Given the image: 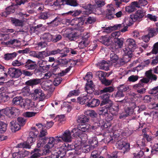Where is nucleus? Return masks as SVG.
<instances>
[{
  "instance_id": "nucleus-1",
  "label": "nucleus",
  "mask_w": 158,
  "mask_h": 158,
  "mask_svg": "<svg viewBox=\"0 0 158 158\" xmlns=\"http://www.w3.org/2000/svg\"><path fill=\"white\" fill-rule=\"evenodd\" d=\"M110 95L105 94L103 95V99L100 103V107L99 108L98 112L99 115L102 116L108 121H110L113 119V117L109 112V106L107 103L110 101L109 98Z\"/></svg>"
},
{
  "instance_id": "nucleus-2",
  "label": "nucleus",
  "mask_w": 158,
  "mask_h": 158,
  "mask_svg": "<svg viewBox=\"0 0 158 158\" xmlns=\"http://www.w3.org/2000/svg\"><path fill=\"white\" fill-rule=\"evenodd\" d=\"M119 139V136L114 135L112 137H110L109 141L111 143L117 141L116 144L117 148L119 150H122V152L124 154L130 150V143L124 141L122 139L118 140Z\"/></svg>"
},
{
  "instance_id": "nucleus-3",
  "label": "nucleus",
  "mask_w": 158,
  "mask_h": 158,
  "mask_svg": "<svg viewBox=\"0 0 158 158\" xmlns=\"http://www.w3.org/2000/svg\"><path fill=\"white\" fill-rule=\"evenodd\" d=\"M111 126L110 123L106 121H99L98 122H95L92 126H90L91 129L100 133L105 129L110 127Z\"/></svg>"
},
{
  "instance_id": "nucleus-4",
  "label": "nucleus",
  "mask_w": 158,
  "mask_h": 158,
  "mask_svg": "<svg viewBox=\"0 0 158 158\" xmlns=\"http://www.w3.org/2000/svg\"><path fill=\"white\" fill-rule=\"evenodd\" d=\"M72 135L74 137L77 138V141H79L80 144L85 143L88 139L87 134L78 132V130L76 128L73 129L71 132Z\"/></svg>"
},
{
  "instance_id": "nucleus-5",
  "label": "nucleus",
  "mask_w": 158,
  "mask_h": 158,
  "mask_svg": "<svg viewBox=\"0 0 158 158\" xmlns=\"http://www.w3.org/2000/svg\"><path fill=\"white\" fill-rule=\"evenodd\" d=\"M66 5L75 7L78 6L79 4L77 0H56L52 6H57Z\"/></svg>"
},
{
  "instance_id": "nucleus-6",
  "label": "nucleus",
  "mask_w": 158,
  "mask_h": 158,
  "mask_svg": "<svg viewBox=\"0 0 158 158\" xmlns=\"http://www.w3.org/2000/svg\"><path fill=\"white\" fill-rule=\"evenodd\" d=\"M19 113V110L14 107H8L4 109V113L10 118H15Z\"/></svg>"
},
{
  "instance_id": "nucleus-7",
  "label": "nucleus",
  "mask_w": 158,
  "mask_h": 158,
  "mask_svg": "<svg viewBox=\"0 0 158 158\" xmlns=\"http://www.w3.org/2000/svg\"><path fill=\"white\" fill-rule=\"evenodd\" d=\"M48 134V132L47 129H42L40 131L38 137L39 139L38 141V143H37V147L38 148H39L41 147H43L45 144V142H46V139L48 137H46Z\"/></svg>"
},
{
  "instance_id": "nucleus-8",
  "label": "nucleus",
  "mask_w": 158,
  "mask_h": 158,
  "mask_svg": "<svg viewBox=\"0 0 158 158\" xmlns=\"http://www.w3.org/2000/svg\"><path fill=\"white\" fill-rule=\"evenodd\" d=\"M60 137L59 135L56 136L55 137H47L46 140L45 142V146L48 148H52L55 145L57 144L58 143L61 142V140L59 139Z\"/></svg>"
},
{
  "instance_id": "nucleus-9",
  "label": "nucleus",
  "mask_w": 158,
  "mask_h": 158,
  "mask_svg": "<svg viewBox=\"0 0 158 158\" xmlns=\"http://www.w3.org/2000/svg\"><path fill=\"white\" fill-rule=\"evenodd\" d=\"M123 27L120 30L121 32H124L127 31L128 26L127 25L126 26H124V25L123 23L121 24L114 25L113 26H111L108 27H102V28H103L104 29V30H105V31L106 33H109L113 30H115L118 29H119Z\"/></svg>"
},
{
  "instance_id": "nucleus-10",
  "label": "nucleus",
  "mask_w": 158,
  "mask_h": 158,
  "mask_svg": "<svg viewBox=\"0 0 158 158\" xmlns=\"http://www.w3.org/2000/svg\"><path fill=\"white\" fill-rule=\"evenodd\" d=\"M35 140V139H34L29 136L26 141L18 144L16 147L30 149L32 145L31 143Z\"/></svg>"
},
{
  "instance_id": "nucleus-11",
  "label": "nucleus",
  "mask_w": 158,
  "mask_h": 158,
  "mask_svg": "<svg viewBox=\"0 0 158 158\" xmlns=\"http://www.w3.org/2000/svg\"><path fill=\"white\" fill-rule=\"evenodd\" d=\"M145 15V12L142 10H137L135 13L130 15L131 18H132L135 21L139 22L142 21Z\"/></svg>"
},
{
  "instance_id": "nucleus-12",
  "label": "nucleus",
  "mask_w": 158,
  "mask_h": 158,
  "mask_svg": "<svg viewBox=\"0 0 158 158\" xmlns=\"http://www.w3.org/2000/svg\"><path fill=\"white\" fill-rule=\"evenodd\" d=\"M64 147H60L53 151L51 156V158H62L65 155V151Z\"/></svg>"
},
{
  "instance_id": "nucleus-13",
  "label": "nucleus",
  "mask_w": 158,
  "mask_h": 158,
  "mask_svg": "<svg viewBox=\"0 0 158 158\" xmlns=\"http://www.w3.org/2000/svg\"><path fill=\"white\" fill-rule=\"evenodd\" d=\"M7 73L11 78H18L22 74L20 69L14 68H9Z\"/></svg>"
},
{
  "instance_id": "nucleus-14",
  "label": "nucleus",
  "mask_w": 158,
  "mask_h": 158,
  "mask_svg": "<svg viewBox=\"0 0 158 158\" xmlns=\"http://www.w3.org/2000/svg\"><path fill=\"white\" fill-rule=\"evenodd\" d=\"M89 36L90 35L88 33L84 35L81 40L78 44V47L80 49H83L89 45L90 41L89 38Z\"/></svg>"
},
{
  "instance_id": "nucleus-15",
  "label": "nucleus",
  "mask_w": 158,
  "mask_h": 158,
  "mask_svg": "<svg viewBox=\"0 0 158 158\" xmlns=\"http://www.w3.org/2000/svg\"><path fill=\"white\" fill-rule=\"evenodd\" d=\"M125 49V55L123 57V59L119 60L120 64L121 65H123L129 62L132 57V51L128 50L126 48Z\"/></svg>"
},
{
  "instance_id": "nucleus-16",
  "label": "nucleus",
  "mask_w": 158,
  "mask_h": 158,
  "mask_svg": "<svg viewBox=\"0 0 158 158\" xmlns=\"http://www.w3.org/2000/svg\"><path fill=\"white\" fill-rule=\"evenodd\" d=\"M124 39L123 38H117L114 40V43L111 46V48L113 49H117L121 48L123 46Z\"/></svg>"
},
{
  "instance_id": "nucleus-17",
  "label": "nucleus",
  "mask_w": 158,
  "mask_h": 158,
  "mask_svg": "<svg viewBox=\"0 0 158 158\" xmlns=\"http://www.w3.org/2000/svg\"><path fill=\"white\" fill-rule=\"evenodd\" d=\"M34 99L36 100L42 101L45 98V94L43 91L41 89H35L34 94Z\"/></svg>"
},
{
  "instance_id": "nucleus-18",
  "label": "nucleus",
  "mask_w": 158,
  "mask_h": 158,
  "mask_svg": "<svg viewBox=\"0 0 158 158\" xmlns=\"http://www.w3.org/2000/svg\"><path fill=\"white\" fill-rule=\"evenodd\" d=\"M107 105L109 106V112L111 114L112 116L113 114L115 115L118 111L119 108L118 106V105H114L113 104L110 100V101H108L107 103Z\"/></svg>"
},
{
  "instance_id": "nucleus-19",
  "label": "nucleus",
  "mask_w": 158,
  "mask_h": 158,
  "mask_svg": "<svg viewBox=\"0 0 158 158\" xmlns=\"http://www.w3.org/2000/svg\"><path fill=\"white\" fill-rule=\"evenodd\" d=\"M59 139H60L61 142L62 140L65 142H70L71 141V134L70 131L66 130L64 132L62 135L59 136Z\"/></svg>"
},
{
  "instance_id": "nucleus-20",
  "label": "nucleus",
  "mask_w": 158,
  "mask_h": 158,
  "mask_svg": "<svg viewBox=\"0 0 158 158\" xmlns=\"http://www.w3.org/2000/svg\"><path fill=\"white\" fill-rule=\"evenodd\" d=\"M126 44L128 46V48H126L128 50L132 51V52L134 50L136 46L135 40L131 38L127 39L126 42Z\"/></svg>"
},
{
  "instance_id": "nucleus-21",
  "label": "nucleus",
  "mask_w": 158,
  "mask_h": 158,
  "mask_svg": "<svg viewBox=\"0 0 158 158\" xmlns=\"http://www.w3.org/2000/svg\"><path fill=\"white\" fill-rule=\"evenodd\" d=\"M91 98L88 95L79 97L77 98V102L81 105L88 104Z\"/></svg>"
},
{
  "instance_id": "nucleus-22",
  "label": "nucleus",
  "mask_w": 158,
  "mask_h": 158,
  "mask_svg": "<svg viewBox=\"0 0 158 158\" xmlns=\"http://www.w3.org/2000/svg\"><path fill=\"white\" fill-rule=\"evenodd\" d=\"M37 67L36 62L30 59H27V62L25 65V67L28 70H33Z\"/></svg>"
},
{
  "instance_id": "nucleus-23",
  "label": "nucleus",
  "mask_w": 158,
  "mask_h": 158,
  "mask_svg": "<svg viewBox=\"0 0 158 158\" xmlns=\"http://www.w3.org/2000/svg\"><path fill=\"white\" fill-rule=\"evenodd\" d=\"M110 37L107 35L102 36L98 39L99 41L105 45L108 46L111 44L112 41L110 40Z\"/></svg>"
},
{
  "instance_id": "nucleus-24",
  "label": "nucleus",
  "mask_w": 158,
  "mask_h": 158,
  "mask_svg": "<svg viewBox=\"0 0 158 158\" xmlns=\"http://www.w3.org/2000/svg\"><path fill=\"white\" fill-rule=\"evenodd\" d=\"M152 71L153 69H150L146 71L145 73V76L148 78L150 82L156 81L157 78V76L152 73Z\"/></svg>"
},
{
  "instance_id": "nucleus-25",
  "label": "nucleus",
  "mask_w": 158,
  "mask_h": 158,
  "mask_svg": "<svg viewBox=\"0 0 158 158\" xmlns=\"http://www.w3.org/2000/svg\"><path fill=\"white\" fill-rule=\"evenodd\" d=\"M66 37L68 38L70 41H75L78 39L79 36V34L76 32L72 31L66 34Z\"/></svg>"
},
{
  "instance_id": "nucleus-26",
  "label": "nucleus",
  "mask_w": 158,
  "mask_h": 158,
  "mask_svg": "<svg viewBox=\"0 0 158 158\" xmlns=\"http://www.w3.org/2000/svg\"><path fill=\"white\" fill-rule=\"evenodd\" d=\"M41 82V80L40 79L33 78L27 81L25 84L27 85L33 87L40 84Z\"/></svg>"
},
{
  "instance_id": "nucleus-27",
  "label": "nucleus",
  "mask_w": 158,
  "mask_h": 158,
  "mask_svg": "<svg viewBox=\"0 0 158 158\" xmlns=\"http://www.w3.org/2000/svg\"><path fill=\"white\" fill-rule=\"evenodd\" d=\"M11 129L13 132H15L21 128V125L16 121L13 120L10 123Z\"/></svg>"
},
{
  "instance_id": "nucleus-28",
  "label": "nucleus",
  "mask_w": 158,
  "mask_h": 158,
  "mask_svg": "<svg viewBox=\"0 0 158 158\" xmlns=\"http://www.w3.org/2000/svg\"><path fill=\"white\" fill-rule=\"evenodd\" d=\"M53 17L51 18L49 20L50 21L47 23L48 25H50L53 27L57 26L60 22V18L58 16L56 17L55 15L53 14Z\"/></svg>"
},
{
  "instance_id": "nucleus-29",
  "label": "nucleus",
  "mask_w": 158,
  "mask_h": 158,
  "mask_svg": "<svg viewBox=\"0 0 158 158\" xmlns=\"http://www.w3.org/2000/svg\"><path fill=\"white\" fill-rule=\"evenodd\" d=\"M115 13V10L113 7L107 9L106 11V18L109 19H113Z\"/></svg>"
},
{
  "instance_id": "nucleus-30",
  "label": "nucleus",
  "mask_w": 158,
  "mask_h": 158,
  "mask_svg": "<svg viewBox=\"0 0 158 158\" xmlns=\"http://www.w3.org/2000/svg\"><path fill=\"white\" fill-rule=\"evenodd\" d=\"M90 128V125L89 124H79L77 129L78 130V132H81V131L83 132H87Z\"/></svg>"
},
{
  "instance_id": "nucleus-31",
  "label": "nucleus",
  "mask_w": 158,
  "mask_h": 158,
  "mask_svg": "<svg viewBox=\"0 0 158 158\" xmlns=\"http://www.w3.org/2000/svg\"><path fill=\"white\" fill-rule=\"evenodd\" d=\"M53 35H51L49 33H45L43 34L40 37L42 40L46 43L52 42Z\"/></svg>"
},
{
  "instance_id": "nucleus-32",
  "label": "nucleus",
  "mask_w": 158,
  "mask_h": 158,
  "mask_svg": "<svg viewBox=\"0 0 158 158\" xmlns=\"http://www.w3.org/2000/svg\"><path fill=\"white\" fill-rule=\"evenodd\" d=\"M97 65L100 69H104L106 71L109 70V64L105 60H103L98 62Z\"/></svg>"
},
{
  "instance_id": "nucleus-33",
  "label": "nucleus",
  "mask_w": 158,
  "mask_h": 158,
  "mask_svg": "<svg viewBox=\"0 0 158 158\" xmlns=\"http://www.w3.org/2000/svg\"><path fill=\"white\" fill-rule=\"evenodd\" d=\"M53 14L50 13L49 12H41L40 13L39 18L40 19L46 20L48 19L50 20L51 18L53 17Z\"/></svg>"
},
{
  "instance_id": "nucleus-34",
  "label": "nucleus",
  "mask_w": 158,
  "mask_h": 158,
  "mask_svg": "<svg viewBox=\"0 0 158 158\" xmlns=\"http://www.w3.org/2000/svg\"><path fill=\"white\" fill-rule=\"evenodd\" d=\"M100 104V101L98 99L95 98L91 99L89 102L87 104L88 107H94L98 106Z\"/></svg>"
},
{
  "instance_id": "nucleus-35",
  "label": "nucleus",
  "mask_w": 158,
  "mask_h": 158,
  "mask_svg": "<svg viewBox=\"0 0 158 158\" xmlns=\"http://www.w3.org/2000/svg\"><path fill=\"white\" fill-rule=\"evenodd\" d=\"M89 118L88 116L85 115H81L79 116L77 120V122L79 124H85L88 122L89 121Z\"/></svg>"
},
{
  "instance_id": "nucleus-36",
  "label": "nucleus",
  "mask_w": 158,
  "mask_h": 158,
  "mask_svg": "<svg viewBox=\"0 0 158 158\" xmlns=\"http://www.w3.org/2000/svg\"><path fill=\"white\" fill-rule=\"evenodd\" d=\"M130 106L128 107L125 110V111L127 114L128 115H131L134 112V110L135 109L136 107V104L135 102L131 103L130 104Z\"/></svg>"
},
{
  "instance_id": "nucleus-37",
  "label": "nucleus",
  "mask_w": 158,
  "mask_h": 158,
  "mask_svg": "<svg viewBox=\"0 0 158 158\" xmlns=\"http://www.w3.org/2000/svg\"><path fill=\"white\" fill-rule=\"evenodd\" d=\"M20 42L17 39H12L11 38L9 40L5 43V44L8 46H13L17 47L18 45V43Z\"/></svg>"
},
{
  "instance_id": "nucleus-38",
  "label": "nucleus",
  "mask_w": 158,
  "mask_h": 158,
  "mask_svg": "<svg viewBox=\"0 0 158 158\" xmlns=\"http://www.w3.org/2000/svg\"><path fill=\"white\" fill-rule=\"evenodd\" d=\"M114 90V88L112 86H109L103 89L100 90L99 94H103L102 96V97L103 98V95L105 94H109L107 93L109 92L110 93L113 92Z\"/></svg>"
},
{
  "instance_id": "nucleus-39",
  "label": "nucleus",
  "mask_w": 158,
  "mask_h": 158,
  "mask_svg": "<svg viewBox=\"0 0 158 158\" xmlns=\"http://www.w3.org/2000/svg\"><path fill=\"white\" fill-rule=\"evenodd\" d=\"M11 22L12 24L15 26H23V22L22 20L15 18H11Z\"/></svg>"
},
{
  "instance_id": "nucleus-40",
  "label": "nucleus",
  "mask_w": 158,
  "mask_h": 158,
  "mask_svg": "<svg viewBox=\"0 0 158 158\" xmlns=\"http://www.w3.org/2000/svg\"><path fill=\"white\" fill-rule=\"evenodd\" d=\"M33 102L30 99H26L25 102H23V105H21L22 107H23L26 109H30L34 106Z\"/></svg>"
},
{
  "instance_id": "nucleus-41",
  "label": "nucleus",
  "mask_w": 158,
  "mask_h": 158,
  "mask_svg": "<svg viewBox=\"0 0 158 158\" xmlns=\"http://www.w3.org/2000/svg\"><path fill=\"white\" fill-rule=\"evenodd\" d=\"M22 97H16L14 98L12 101V103L13 105H23V102Z\"/></svg>"
},
{
  "instance_id": "nucleus-42",
  "label": "nucleus",
  "mask_w": 158,
  "mask_h": 158,
  "mask_svg": "<svg viewBox=\"0 0 158 158\" xmlns=\"http://www.w3.org/2000/svg\"><path fill=\"white\" fill-rule=\"evenodd\" d=\"M15 11L14 6H11L6 8V11L3 13L2 15L5 17H6L7 15L14 13Z\"/></svg>"
},
{
  "instance_id": "nucleus-43",
  "label": "nucleus",
  "mask_w": 158,
  "mask_h": 158,
  "mask_svg": "<svg viewBox=\"0 0 158 158\" xmlns=\"http://www.w3.org/2000/svg\"><path fill=\"white\" fill-rule=\"evenodd\" d=\"M17 55V53L15 52L11 53H6L4 55V58L6 60H12L16 57Z\"/></svg>"
},
{
  "instance_id": "nucleus-44",
  "label": "nucleus",
  "mask_w": 158,
  "mask_h": 158,
  "mask_svg": "<svg viewBox=\"0 0 158 158\" xmlns=\"http://www.w3.org/2000/svg\"><path fill=\"white\" fill-rule=\"evenodd\" d=\"M49 55L45 51L39 52H37L36 58L40 60H43Z\"/></svg>"
},
{
  "instance_id": "nucleus-45",
  "label": "nucleus",
  "mask_w": 158,
  "mask_h": 158,
  "mask_svg": "<svg viewBox=\"0 0 158 158\" xmlns=\"http://www.w3.org/2000/svg\"><path fill=\"white\" fill-rule=\"evenodd\" d=\"M61 147H64V149L65 151V155H66L67 152L69 150H72L74 149L75 148V146L74 145L69 144L67 143L64 144Z\"/></svg>"
},
{
  "instance_id": "nucleus-46",
  "label": "nucleus",
  "mask_w": 158,
  "mask_h": 158,
  "mask_svg": "<svg viewBox=\"0 0 158 158\" xmlns=\"http://www.w3.org/2000/svg\"><path fill=\"white\" fill-rule=\"evenodd\" d=\"M88 143L93 149L97 147L98 143V141L95 138H92L89 139Z\"/></svg>"
},
{
  "instance_id": "nucleus-47",
  "label": "nucleus",
  "mask_w": 158,
  "mask_h": 158,
  "mask_svg": "<svg viewBox=\"0 0 158 158\" xmlns=\"http://www.w3.org/2000/svg\"><path fill=\"white\" fill-rule=\"evenodd\" d=\"M93 82L92 81H90V82L87 81V83H86L85 87V90L87 93H90V91H88L90 89L92 90L93 87Z\"/></svg>"
},
{
  "instance_id": "nucleus-48",
  "label": "nucleus",
  "mask_w": 158,
  "mask_h": 158,
  "mask_svg": "<svg viewBox=\"0 0 158 158\" xmlns=\"http://www.w3.org/2000/svg\"><path fill=\"white\" fill-rule=\"evenodd\" d=\"M6 69L5 68L4 66L0 64V77H7V73H6Z\"/></svg>"
},
{
  "instance_id": "nucleus-49",
  "label": "nucleus",
  "mask_w": 158,
  "mask_h": 158,
  "mask_svg": "<svg viewBox=\"0 0 158 158\" xmlns=\"http://www.w3.org/2000/svg\"><path fill=\"white\" fill-rule=\"evenodd\" d=\"M7 125L2 122H0V133L3 134L7 130Z\"/></svg>"
},
{
  "instance_id": "nucleus-50",
  "label": "nucleus",
  "mask_w": 158,
  "mask_h": 158,
  "mask_svg": "<svg viewBox=\"0 0 158 158\" xmlns=\"http://www.w3.org/2000/svg\"><path fill=\"white\" fill-rule=\"evenodd\" d=\"M148 31V34L151 37L155 36L156 34L157 31L156 28L149 27Z\"/></svg>"
},
{
  "instance_id": "nucleus-51",
  "label": "nucleus",
  "mask_w": 158,
  "mask_h": 158,
  "mask_svg": "<svg viewBox=\"0 0 158 158\" xmlns=\"http://www.w3.org/2000/svg\"><path fill=\"white\" fill-rule=\"evenodd\" d=\"M107 73L106 72L101 71H99L96 73V76H97L101 81V79L106 77Z\"/></svg>"
},
{
  "instance_id": "nucleus-52",
  "label": "nucleus",
  "mask_w": 158,
  "mask_h": 158,
  "mask_svg": "<svg viewBox=\"0 0 158 158\" xmlns=\"http://www.w3.org/2000/svg\"><path fill=\"white\" fill-rule=\"evenodd\" d=\"M80 94V92L79 90H74L69 92L67 95V97H70L73 96H78Z\"/></svg>"
},
{
  "instance_id": "nucleus-53",
  "label": "nucleus",
  "mask_w": 158,
  "mask_h": 158,
  "mask_svg": "<svg viewBox=\"0 0 158 158\" xmlns=\"http://www.w3.org/2000/svg\"><path fill=\"white\" fill-rule=\"evenodd\" d=\"M110 60L113 63H115L118 60V57L117 55L113 53L110 54Z\"/></svg>"
},
{
  "instance_id": "nucleus-54",
  "label": "nucleus",
  "mask_w": 158,
  "mask_h": 158,
  "mask_svg": "<svg viewBox=\"0 0 158 158\" xmlns=\"http://www.w3.org/2000/svg\"><path fill=\"white\" fill-rule=\"evenodd\" d=\"M118 89L122 91L123 92H125L129 89L128 86L124 84H122L119 85L118 87Z\"/></svg>"
},
{
  "instance_id": "nucleus-55",
  "label": "nucleus",
  "mask_w": 158,
  "mask_h": 158,
  "mask_svg": "<svg viewBox=\"0 0 158 158\" xmlns=\"http://www.w3.org/2000/svg\"><path fill=\"white\" fill-rule=\"evenodd\" d=\"M101 81L103 84L106 86L110 85L112 82V80L107 79L106 77L101 79Z\"/></svg>"
},
{
  "instance_id": "nucleus-56",
  "label": "nucleus",
  "mask_w": 158,
  "mask_h": 158,
  "mask_svg": "<svg viewBox=\"0 0 158 158\" xmlns=\"http://www.w3.org/2000/svg\"><path fill=\"white\" fill-rule=\"evenodd\" d=\"M57 61L60 64V66H63L68 64V59H60L57 60Z\"/></svg>"
},
{
  "instance_id": "nucleus-57",
  "label": "nucleus",
  "mask_w": 158,
  "mask_h": 158,
  "mask_svg": "<svg viewBox=\"0 0 158 158\" xmlns=\"http://www.w3.org/2000/svg\"><path fill=\"white\" fill-rule=\"evenodd\" d=\"M60 66V64L57 61V60H56L55 61L52 65V67L53 68V72H56L57 69Z\"/></svg>"
},
{
  "instance_id": "nucleus-58",
  "label": "nucleus",
  "mask_w": 158,
  "mask_h": 158,
  "mask_svg": "<svg viewBox=\"0 0 158 158\" xmlns=\"http://www.w3.org/2000/svg\"><path fill=\"white\" fill-rule=\"evenodd\" d=\"M21 73L25 76L30 77L33 75L34 72L33 71H29L27 70H24L21 71Z\"/></svg>"
},
{
  "instance_id": "nucleus-59",
  "label": "nucleus",
  "mask_w": 158,
  "mask_h": 158,
  "mask_svg": "<svg viewBox=\"0 0 158 158\" xmlns=\"http://www.w3.org/2000/svg\"><path fill=\"white\" fill-rule=\"evenodd\" d=\"M17 120L18 123L21 125V126H23L26 123V120L22 117H18L17 118Z\"/></svg>"
},
{
  "instance_id": "nucleus-60",
  "label": "nucleus",
  "mask_w": 158,
  "mask_h": 158,
  "mask_svg": "<svg viewBox=\"0 0 158 158\" xmlns=\"http://www.w3.org/2000/svg\"><path fill=\"white\" fill-rule=\"evenodd\" d=\"M38 134L39 132L38 131L35 130L34 131H31L30 132L29 136L34 139H35V138L37 137Z\"/></svg>"
},
{
  "instance_id": "nucleus-61",
  "label": "nucleus",
  "mask_w": 158,
  "mask_h": 158,
  "mask_svg": "<svg viewBox=\"0 0 158 158\" xmlns=\"http://www.w3.org/2000/svg\"><path fill=\"white\" fill-rule=\"evenodd\" d=\"M62 38V36L60 34H57L56 35H53L52 42L56 43L60 40Z\"/></svg>"
},
{
  "instance_id": "nucleus-62",
  "label": "nucleus",
  "mask_w": 158,
  "mask_h": 158,
  "mask_svg": "<svg viewBox=\"0 0 158 158\" xmlns=\"http://www.w3.org/2000/svg\"><path fill=\"white\" fill-rule=\"evenodd\" d=\"M95 2L96 5L98 7H102L105 4L104 1L102 0H95Z\"/></svg>"
},
{
  "instance_id": "nucleus-63",
  "label": "nucleus",
  "mask_w": 158,
  "mask_h": 158,
  "mask_svg": "<svg viewBox=\"0 0 158 158\" xmlns=\"http://www.w3.org/2000/svg\"><path fill=\"white\" fill-rule=\"evenodd\" d=\"M93 149V148L90 144L89 145H85L83 148V151L85 152H88Z\"/></svg>"
},
{
  "instance_id": "nucleus-64",
  "label": "nucleus",
  "mask_w": 158,
  "mask_h": 158,
  "mask_svg": "<svg viewBox=\"0 0 158 158\" xmlns=\"http://www.w3.org/2000/svg\"><path fill=\"white\" fill-rule=\"evenodd\" d=\"M151 52L153 54H156L158 53V42L154 44Z\"/></svg>"
}]
</instances>
